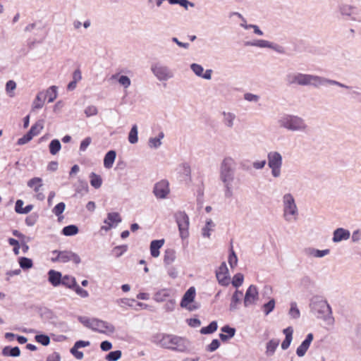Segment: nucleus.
Here are the masks:
<instances>
[{
  "label": "nucleus",
  "instance_id": "16",
  "mask_svg": "<svg viewBox=\"0 0 361 361\" xmlns=\"http://www.w3.org/2000/svg\"><path fill=\"white\" fill-rule=\"evenodd\" d=\"M152 70L153 73H154V75L160 80H166L171 77V72L165 66L155 65L152 68Z\"/></svg>",
  "mask_w": 361,
  "mask_h": 361
},
{
  "label": "nucleus",
  "instance_id": "9",
  "mask_svg": "<svg viewBox=\"0 0 361 361\" xmlns=\"http://www.w3.org/2000/svg\"><path fill=\"white\" fill-rule=\"evenodd\" d=\"M115 330L113 324L99 319H94L92 331L104 334H111L115 332Z\"/></svg>",
  "mask_w": 361,
  "mask_h": 361
},
{
  "label": "nucleus",
  "instance_id": "20",
  "mask_svg": "<svg viewBox=\"0 0 361 361\" xmlns=\"http://www.w3.org/2000/svg\"><path fill=\"white\" fill-rule=\"evenodd\" d=\"M283 332L285 334L286 337L281 343V348L283 350H286L289 348L292 342L293 329L291 326H288V328L283 329Z\"/></svg>",
  "mask_w": 361,
  "mask_h": 361
},
{
  "label": "nucleus",
  "instance_id": "36",
  "mask_svg": "<svg viewBox=\"0 0 361 361\" xmlns=\"http://www.w3.org/2000/svg\"><path fill=\"white\" fill-rule=\"evenodd\" d=\"M61 148V143L59 140L56 139L51 140L49 145V152L53 155L56 154L60 151Z\"/></svg>",
  "mask_w": 361,
  "mask_h": 361
},
{
  "label": "nucleus",
  "instance_id": "27",
  "mask_svg": "<svg viewBox=\"0 0 361 361\" xmlns=\"http://www.w3.org/2000/svg\"><path fill=\"white\" fill-rule=\"evenodd\" d=\"M116 152L111 150L108 152L104 159V166L106 169H111L116 159Z\"/></svg>",
  "mask_w": 361,
  "mask_h": 361
},
{
  "label": "nucleus",
  "instance_id": "37",
  "mask_svg": "<svg viewBox=\"0 0 361 361\" xmlns=\"http://www.w3.org/2000/svg\"><path fill=\"white\" fill-rule=\"evenodd\" d=\"M288 314L293 319H298L300 317V312L295 302H290V308L289 310Z\"/></svg>",
  "mask_w": 361,
  "mask_h": 361
},
{
  "label": "nucleus",
  "instance_id": "41",
  "mask_svg": "<svg viewBox=\"0 0 361 361\" xmlns=\"http://www.w3.org/2000/svg\"><path fill=\"white\" fill-rule=\"evenodd\" d=\"M137 127L136 125H134L129 133L128 141L131 144H135L137 142Z\"/></svg>",
  "mask_w": 361,
  "mask_h": 361
},
{
  "label": "nucleus",
  "instance_id": "49",
  "mask_svg": "<svg viewBox=\"0 0 361 361\" xmlns=\"http://www.w3.org/2000/svg\"><path fill=\"white\" fill-rule=\"evenodd\" d=\"M243 282V275L242 274H235L232 281V284L234 287H239L242 285Z\"/></svg>",
  "mask_w": 361,
  "mask_h": 361
},
{
  "label": "nucleus",
  "instance_id": "7",
  "mask_svg": "<svg viewBox=\"0 0 361 361\" xmlns=\"http://www.w3.org/2000/svg\"><path fill=\"white\" fill-rule=\"evenodd\" d=\"M280 122L283 127L289 130H296L304 128L302 120L297 116H287Z\"/></svg>",
  "mask_w": 361,
  "mask_h": 361
},
{
  "label": "nucleus",
  "instance_id": "22",
  "mask_svg": "<svg viewBox=\"0 0 361 361\" xmlns=\"http://www.w3.org/2000/svg\"><path fill=\"white\" fill-rule=\"evenodd\" d=\"M279 345V339H276V338L271 339L266 345L265 355L267 357L272 356L274 354Z\"/></svg>",
  "mask_w": 361,
  "mask_h": 361
},
{
  "label": "nucleus",
  "instance_id": "63",
  "mask_svg": "<svg viewBox=\"0 0 361 361\" xmlns=\"http://www.w3.org/2000/svg\"><path fill=\"white\" fill-rule=\"evenodd\" d=\"M118 81H119V83L121 85H122L123 86H124L125 87H128L130 85V79L127 76H125V75L121 76Z\"/></svg>",
  "mask_w": 361,
  "mask_h": 361
},
{
  "label": "nucleus",
  "instance_id": "34",
  "mask_svg": "<svg viewBox=\"0 0 361 361\" xmlns=\"http://www.w3.org/2000/svg\"><path fill=\"white\" fill-rule=\"evenodd\" d=\"M57 97V87L56 86L50 87L46 92L45 97L47 98L48 102H53Z\"/></svg>",
  "mask_w": 361,
  "mask_h": 361
},
{
  "label": "nucleus",
  "instance_id": "40",
  "mask_svg": "<svg viewBox=\"0 0 361 361\" xmlns=\"http://www.w3.org/2000/svg\"><path fill=\"white\" fill-rule=\"evenodd\" d=\"M94 319L95 318H89L87 317H82V316L78 317V320L80 323H82L87 328L90 329L92 330L93 328Z\"/></svg>",
  "mask_w": 361,
  "mask_h": 361
},
{
  "label": "nucleus",
  "instance_id": "33",
  "mask_svg": "<svg viewBox=\"0 0 361 361\" xmlns=\"http://www.w3.org/2000/svg\"><path fill=\"white\" fill-rule=\"evenodd\" d=\"M90 184L92 187L97 189L99 188L102 184V179L99 175L95 173H91L90 175Z\"/></svg>",
  "mask_w": 361,
  "mask_h": 361
},
{
  "label": "nucleus",
  "instance_id": "29",
  "mask_svg": "<svg viewBox=\"0 0 361 361\" xmlns=\"http://www.w3.org/2000/svg\"><path fill=\"white\" fill-rule=\"evenodd\" d=\"M76 283L77 282L75 277L69 275H65L61 278V285H63L65 287L72 290Z\"/></svg>",
  "mask_w": 361,
  "mask_h": 361
},
{
  "label": "nucleus",
  "instance_id": "10",
  "mask_svg": "<svg viewBox=\"0 0 361 361\" xmlns=\"http://www.w3.org/2000/svg\"><path fill=\"white\" fill-rule=\"evenodd\" d=\"M195 296V290L194 287H190L184 294L181 302L180 306L185 307L189 310H194L197 308V306L190 307L189 305L194 300Z\"/></svg>",
  "mask_w": 361,
  "mask_h": 361
},
{
  "label": "nucleus",
  "instance_id": "32",
  "mask_svg": "<svg viewBox=\"0 0 361 361\" xmlns=\"http://www.w3.org/2000/svg\"><path fill=\"white\" fill-rule=\"evenodd\" d=\"M135 302L134 299L130 298H119L116 300V303L123 309H127V307H133V303Z\"/></svg>",
  "mask_w": 361,
  "mask_h": 361
},
{
  "label": "nucleus",
  "instance_id": "46",
  "mask_svg": "<svg viewBox=\"0 0 361 361\" xmlns=\"http://www.w3.org/2000/svg\"><path fill=\"white\" fill-rule=\"evenodd\" d=\"M72 290H74L77 295H78L82 298H85L89 296L88 292L86 290L80 287L77 283L72 288Z\"/></svg>",
  "mask_w": 361,
  "mask_h": 361
},
{
  "label": "nucleus",
  "instance_id": "43",
  "mask_svg": "<svg viewBox=\"0 0 361 361\" xmlns=\"http://www.w3.org/2000/svg\"><path fill=\"white\" fill-rule=\"evenodd\" d=\"M164 137V133L161 132L158 137L150 138L149 140V145L150 147L157 148L161 145V139Z\"/></svg>",
  "mask_w": 361,
  "mask_h": 361
},
{
  "label": "nucleus",
  "instance_id": "28",
  "mask_svg": "<svg viewBox=\"0 0 361 361\" xmlns=\"http://www.w3.org/2000/svg\"><path fill=\"white\" fill-rule=\"evenodd\" d=\"M2 355L4 356L18 357L20 355V350L18 346L13 348L6 346L2 350Z\"/></svg>",
  "mask_w": 361,
  "mask_h": 361
},
{
  "label": "nucleus",
  "instance_id": "35",
  "mask_svg": "<svg viewBox=\"0 0 361 361\" xmlns=\"http://www.w3.org/2000/svg\"><path fill=\"white\" fill-rule=\"evenodd\" d=\"M218 327L217 322L215 321L212 322L207 326L202 327L200 329L202 334H210L216 331Z\"/></svg>",
  "mask_w": 361,
  "mask_h": 361
},
{
  "label": "nucleus",
  "instance_id": "17",
  "mask_svg": "<svg viewBox=\"0 0 361 361\" xmlns=\"http://www.w3.org/2000/svg\"><path fill=\"white\" fill-rule=\"evenodd\" d=\"M304 254L308 257L322 258L330 253V250H318L314 247H306L304 250Z\"/></svg>",
  "mask_w": 361,
  "mask_h": 361
},
{
  "label": "nucleus",
  "instance_id": "14",
  "mask_svg": "<svg viewBox=\"0 0 361 361\" xmlns=\"http://www.w3.org/2000/svg\"><path fill=\"white\" fill-rule=\"evenodd\" d=\"M216 276L219 283L222 286H225L228 283V270L225 262H222L219 267V269L216 272Z\"/></svg>",
  "mask_w": 361,
  "mask_h": 361
},
{
  "label": "nucleus",
  "instance_id": "13",
  "mask_svg": "<svg viewBox=\"0 0 361 361\" xmlns=\"http://www.w3.org/2000/svg\"><path fill=\"white\" fill-rule=\"evenodd\" d=\"M42 185V179L39 177L31 178L27 182V186L33 189L36 193V198L39 200H43L44 199V194L39 192V189Z\"/></svg>",
  "mask_w": 361,
  "mask_h": 361
},
{
  "label": "nucleus",
  "instance_id": "55",
  "mask_svg": "<svg viewBox=\"0 0 361 361\" xmlns=\"http://www.w3.org/2000/svg\"><path fill=\"white\" fill-rule=\"evenodd\" d=\"M33 137L32 135L27 132L23 137L18 140V145H23L28 142H30Z\"/></svg>",
  "mask_w": 361,
  "mask_h": 361
},
{
  "label": "nucleus",
  "instance_id": "39",
  "mask_svg": "<svg viewBox=\"0 0 361 361\" xmlns=\"http://www.w3.org/2000/svg\"><path fill=\"white\" fill-rule=\"evenodd\" d=\"M20 267L23 269H30L33 266V263L31 259L25 257L19 259Z\"/></svg>",
  "mask_w": 361,
  "mask_h": 361
},
{
  "label": "nucleus",
  "instance_id": "64",
  "mask_svg": "<svg viewBox=\"0 0 361 361\" xmlns=\"http://www.w3.org/2000/svg\"><path fill=\"white\" fill-rule=\"evenodd\" d=\"M100 348L103 351H108L111 349L112 344L108 341H104L101 343Z\"/></svg>",
  "mask_w": 361,
  "mask_h": 361
},
{
  "label": "nucleus",
  "instance_id": "30",
  "mask_svg": "<svg viewBox=\"0 0 361 361\" xmlns=\"http://www.w3.org/2000/svg\"><path fill=\"white\" fill-rule=\"evenodd\" d=\"M176 259V252L173 249H167L164 255V262L166 265L172 264Z\"/></svg>",
  "mask_w": 361,
  "mask_h": 361
},
{
  "label": "nucleus",
  "instance_id": "21",
  "mask_svg": "<svg viewBox=\"0 0 361 361\" xmlns=\"http://www.w3.org/2000/svg\"><path fill=\"white\" fill-rule=\"evenodd\" d=\"M350 237V232L342 228H338L334 233L333 240L334 242H340L343 240H347Z\"/></svg>",
  "mask_w": 361,
  "mask_h": 361
},
{
  "label": "nucleus",
  "instance_id": "18",
  "mask_svg": "<svg viewBox=\"0 0 361 361\" xmlns=\"http://www.w3.org/2000/svg\"><path fill=\"white\" fill-rule=\"evenodd\" d=\"M62 274L60 271L50 269L48 271V281L54 287L61 285Z\"/></svg>",
  "mask_w": 361,
  "mask_h": 361
},
{
  "label": "nucleus",
  "instance_id": "23",
  "mask_svg": "<svg viewBox=\"0 0 361 361\" xmlns=\"http://www.w3.org/2000/svg\"><path fill=\"white\" fill-rule=\"evenodd\" d=\"M243 297V292L240 290H235L232 295L231 301L230 304V310L234 311L238 309V305L241 302V298Z\"/></svg>",
  "mask_w": 361,
  "mask_h": 361
},
{
  "label": "nucleus",
  "instance_id": "19",
  "mask_svg": "<svg viewBox=\"0 0 361 361\" xmlns=\"http://www.w3.org/2000/svg\"><path fill=\"white\" fill-rule=\"evenodd\" d=\"M164 239L154 240L150 243V254L153 257H158L160 255L159 249L164 244Z\"/></svg>",
  "mask_w": 361,
  "mask_h": 361
},
{
  "label": "nucleus",
  "instance_id": "31",
  "mask_svg": "<svg viewBox=\"0 0 361 361\" xmlns=\"http://www.w3.org/2000/svg\"><path fill=\"white\" fill-rule=\"evenodd\" d=\"M121 222V216L118 212H111L108 214L107 219L105 220V223L109 226L112 224H118Z\"/></svg>",
  "mask_w": 361,
  "mask_h": 361
},
{
  "label": "nucleus",
  "instance_id": "60",
  "mask_svg": "<svg viewBox=\"0 0 361 361\" xmlns=\"http://www.w3.org/2000/svg\"><path fill=\"white\" fill-rule=\"evenodd\" d=\"M37 220V215L36 214H32L26 218V223L27 226H33L36 224Z\"/></svg>",
  "mask_w": 361,
  "mask_h": 361
},
{
  "label": "nucleus",
  "instance_id": "59",
  "mask_svg": "<svg viewBox=\"0 0 361 361\" xmlns=\"http://www.w3.org/2000/svg\"><path fill=\"white\" fill-rule=\"evenodd\" d=\"M175 300H169L164 305V309L166 312H172L175 309Z\"/></svg>",
  "mask_w": 361,
  "mask_h": 361
},
{
  "label": "nucleus",
  "instance_id": "11",
  "mask_svg": "<svg viewBox=\"0 0 361 361\" xmlns=\"http://www.w3.org/2000/svg\"><path fill=\"white\" fill-rule=\"evenodd\" d=\"M154 193L157 198H165L169 193V184L167 180H161L155 184Z\"/></svg>",
  "mask_w": 361,
  "mask_h": 361
},
{
  "label": "nucleus",
  "instance_id": "25",
  "mask_svg": "<svg viewBox=\"0 0 361 361\" xmlns=\"http://www.w3.org/2000/svg\"><path fill=\"white\" fill-rule=\"evenodd\" d=\"M221 331L227 334H220L219 337L223 341H226L229 338L233 337L235 334V329L226 325L221 328Z\"/></svg>",
  "mask_w": 361,
  "mask_h": 361
},
{
  "label": "nucleus",
  "instance_id": "42",
  "mask_svg": "<svg viewBox=\"0 0 361 361\" xmlns=\"http://www.w3.org/2000/svg\"><path fill=\"white\" fill-rule=\"evenodd\" d=\"M275 307V300L274 299H271L268 302L265 303L262 306V310L265 314V315H268L270 312H271Z\"/></svg>",
  "mask_w": 361,
  "mask_h": 361
},
{
  "label": "nucleus",
  "instance_id": "45",
  "mask_svg": "<svg viewBox=\"0 0 361 361\" xmlns=\"http://www.w3.org/2000/svg\"><path fill=\"white\" fill-rule=\"evenodd\" d=\"M35 339L37 342L45 346L48 345L50 343V338L45 334L36 335Z\"/></svg>",
  "mask_w": 361,
  "mask_h": 361
},
{
  "label": "nucleus",
  "instance_id": "44",
  "mask_svg": "<svg viewBox=\"0 0 361 361\" xmlns=\"http://www.w3.org/2000/svg\"><path fill=\"white\" fill-rule=\"evenodd\" d=\"M121 350L111 351L106 355V360L107 361H117L121 358Z\"/></svg>",
  "mask_w": 361,
  "mask_h": 361
},
{
  "label": "nucleus",
  "instance_id": "26",
  "mask_svg": "<svg viewBox=\"0 0 361 361\" xmlns=\"http://www.w3.org/2000/svg\"><path fill=\"white\" fill-rule=\"evenodd\" d=\"M171 294V290L168 288H164L157 291L154 295V300L158 302H161L169 298Z\"/></svg>",
  "mask_w": 361,
  "mask_h": 361
},
{
  "label": "nucleus",
  "instance_id": "3",
  "mask_svg": "<svg viewBox=\"0 0 361 361\" xmlns=\"http://www.w3.org/2000/svg\"><path fill=\"white\" fill-rule=\"evenodd\" d=\"M52 254L54 255H56L54 257L51 258V261L54 262H62L66 263L68 262L72 261L76 264H78L80 263V257L79 255L72 251H58V250H54L52 252Z\"/></svg>",
  "mask_w": 361,
  "mask_h": 361
},
{
  "label": "nucleus",
  "instance_id": "56",
  "mask_svg": "<svg viewBox=\"0 0 361 361\" xmlns=\"http://www.w3.org/2000/svg\"><path fill=\"white\" fill-rule=\"evenodd\" d=\"M191 69L193 71V72L198 76H202V73H203V68L199 65V64H197V63H192L191 65Z\"/></svg>",
  "mask_w": 361,
  "mask_h": 361
},
{
  "label": "nucleus",
  "instance_id": "8",
  "mask_svg": "<svg viewBox=\"0 0 361 361\" xmlns=\"http://www.w3.org/2000/svg\"><path fill=\"white\" fill-rule=\"evenodd\" d=\"M269 166L271 169L274 176L277 177L280 174V168L282 164V158L276 152H270L268 154Z\"/></svg>",
  "mask_w": 361,
  "mask_h": 361
},
{
  "label": "nucleus",
  "instance_id": "47",
  "mask_svg": "<svg viewBox=\"0 0 361 361\" xmlns=\"http://www.w3.org/2000/svg\"><path fill=\"white\" fill-rule=\"evenodd\" d=\"M62 234L66 236H72L78 233V227H63Z\"/></svg>",
  "mask_w": 361,
  "mask_h": 361
},
{
  "label": "nucleus",
  "instance_id": "12",
  "mask_svg": "<svg viewBox=\"0 0 361 361\" xmlns=\"http://www.w3.org/2000/svg\"><path fill=\"white\" fill-rule=\"evenodd\" d=\"M258 299V291L255 286L251 285L246 290L244 298V305L248 307L254 304Z\"/></svg>",
  "mask_w": 361,
  "mask_h": 361
},
{
  "label": "nucleus",
  "instance_id": "24",
  "mask_svg": "<svg viewBox=\"0 0 361 361\" xmlns=\"http://www.w3.org/2000/svg\"><path fill=\"white\" fill-rule=\"evenodd\" d=\"M174 218L178 226H188L189 218L184 212H177L174 214Z\"/></svg>",
  "mask_w": 361,
  "mask_h": 361
},
{
  "label": "nucleus",
  "instance_id": "51",
  "mask_svg": "<svg viewBox=\"0 0 361 361\" xmlns=\"http://www.w3.org/2000/svg\"><path fill=\"white\" fill-rule=\"evenodd\" d=\"M42 96L43 94L41 92L37 95L33 103L34 108L40 109L43 106L44 99L42 98Z\"/></svg>",
  "mask_w": 361,
  "mask_h": 361
},
{
  "label": "nucleus",
  "instance_id": "2",
  "mask_svg": "<svg viewBox=\"0 0 361 361\" xmlns=\"http://www.w3.org/2000/svg\"><path fill=\"white\" fill-rule=\"evenodd\" d=\"M311 312L316 314L317 318L333 323L334 319L332 316V310L330 305L320 297H314L310 304Z\"/></svg>",
  "mask_w": 361,
  "mask_h": 361
},
{
  "label": "nucleus",
  "instance_id": "15",
  "mask_svg": "<svg viewBox=\"0 0 361 361\" xmlns=\"http://www.w3.org/2000/svg\"><path fill=\"white\" fill-rule=\"evenodd\" d=\"M313 338L314 336L312 333H310L307 335L305 339L296 349V354L298 357H303L306 354L312 341H313Z\"/></svg>",
  "mask_w": 361,
  "mask_h": 361
},
{
  "label": "nucleus",
  "instance_id": "6",
  "mask_svg": "<svg viewBox=\"0 0 361 361\" xmlns=\"http://www.w3.org/2000/svg\"><path fill=\"white\" fill-rule=\"evenodd\" d=\"M233 160L231 158H225L221 166V178L226 183L228 190H229L228 185L233 180Z\"/></svg>",
  "mask_w": 361,
  "mask_h": 361
},
{
  "label": "nucleus",
  "instance_id": "1",
  "mask_svg": "<svg viewBox=\"0 0 361 361\" xmlns=\"http://www.w3.org/2000/svg\"><path fill=\"white\" fill-rule=\"evenodd\" d=\"M152 341L161 348L178 352H185L190 346V342L185 338L161 333L153 335Z\"/></svg>",
  "mask_w": 361,
  "mask_h": 361
},
{
  "label": "nucleus",
  "instance_id": "57",
  "mask_svg": "<svg viewBox=\"0 0 361 361\" xmlns=\"http://www.w3.org/2000/svg\"><path fill=\"white\" fill-rule=\"evenodd\" d=\"M70 352L78 360H82L83 358V353L79 351L78 348H75L74 345L73 348H71Z\"/></svg>",
  "mask_w": 361,
  "mask_h": 361
},
{
  "label": "nucleus",
  "instance_id": "38",
  "mask_svg": "<svg viewBox=\"0 0 361 361\" xmlns=\"http://www.w3.org/2000/svg\"><path fill=\"white\" fill-rule=\"evenodd\" d=\"M43 129V125L41 122L35 123L30 129L28 133L32 135V137L37 136L40 133L42 130Z\"/></svg>",
  "mask_w": 361,
  "mask_h": 361
},
{
  "label": "nucleus",
  "instance_id": "50",
  "mask_svg": "<svg viewBox=\"0 0 361 361\" xmlns=\"http://www.w3.org/2000/svg\"><path fill=\"white\" fill-rule=\"evenodd\" d=\"M16 88V83L13 80H8L6 85V90L10 97L13 96L12 92Z\"/></svg>",
  "mask_w": 361,
  "mask_h": 361
},
{
  "label": "nucleus",
  "instance_id": "62",
  "mask_svg": "<svg viewBox=\"0 0 361 361\" xmlns=\"http://www.w3.org/2000/svg\"><path fill=\"white\" fill-rule=\"evenodd\" d=\"M61 355L57 352H54L51 354L49 355L47 357V361H60Z\"/></svg>",
  "mask_w": 361,
  "mask_h": 361
},
{
  "label": "nucleus",
  "instance_id": "4",
  "mask_svg": "<svg viewBox=\"0 0 361 361\" xmlns=\"http://www.w3.org/2000/svg\"><path fill=\"white\" fill-rule=\"evenodd\" d=\"M284 216L288 220L295 219L298 209L295 200L290 194H286L283 197Z\"/></svg>",
  "mask_w": 361,
  "mask_h": 361
},
{
  "label": "nucleus",
  "instance_id": "54",
  "mask_svg": "<svg viewBox=\"0 0 361 361\" xmlns=\"http://www.w3.org/2000/svg\"><path fill=\"white\" fill-rule=\"evenodd\" d=\"M220 345V342L218 339H214L209 345L207 346V350L209 352H214L217 348H219Z\"/></svg>",
  "mask_w": 361,
  "mask_h": 361
},
{
  "label": "nucleus",
  "instance_id": "48",
  "mask_svg": "<svg viewBox=\"0 0 361 361\" xmlns=\"http://www.w3.org/2000/svg\"><path fill=\"white\" fill-rule=\"evenodd\" d=\"M238 263V257L233 251V250L231 248V253L228 256V264L231 268H233L237 265Z\"/></svg>",
  "mask_w": 361,
  "mask_h": 361
},
{
  "label": "nucleus",
  "instance_id": "61",
  "mask_svg": "<svg viewBox=\"0 0 361 361\" xmlns=\"http://www.w3.org/2000/svg\"><path fill=\"white\" fill-rule=\"evenodd\" d=\"M91 138L90 137L85 138L80 143V151H85L87 147L91 143Z\"/></svg>",
  "mask_w": 361,
  "mask_h": 361
},
{
  "label": "nucleus",
  "instance_id": "53",
  "mask_svg": "<svg viewBox=\"0 0 361 361\" xmlns=\"http://www.w3.org/2000/svg\"><path fill=\"white\" fill-rule=\"evenodd\" d=\"M97 113L98 110L95 106H89L85 110V114L87 117L95 116Z\"/></svg>",
  "mask_w": 361,
  "mask_h": 361
},
{
  "label": "nucleus",
  "instance_id": "58",
  "mask_svg": "<svg viewBox=\"0 0 361 361\" xmlns=\"http://www.w3.org/2000/svg\"><path fill=\"white\" fill-rule=\"evenodd\" d=\"M23 204H24V202L23 200H18L16 202V205H15V211L18 213V214H24V211H23Z\"/></svg>",
  "mask_w": 361,
  "mask_h": 361
},
{
  "label": "nucleus",
  "instance_id": "52",
  "mask_svg": "<svg viewBox=\"0 0 361 361\" xmlns=\"http://www.w3.org/2000/svg\"><path fill=\"white\" fill-rule=\"evenodd\" d=\"M65 207V204L63 202H60L54 207L53 212L56 216H59L63 212Z\"/></svg>",
  "mask_w": 361,
  "mask_h": 361
},
{
  "label": "nucleus",
  "instance_id": "5",
  "mask_svg": "<svg viewBox=\"0 0 361 361\" xmlns=\"http://www.w3.org/2000/svg\"><path fill=\"white\" fill-rule=\"evenodd\" d=\"M289 82L290 83H297L301 85H307L310 84L316 85L319 83L321 78L318 76L311 75L298 73L294 75H289Z\"/></svg>",
  "mask_w": 361,
  "mask_h": 361
}]
</instances>
